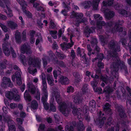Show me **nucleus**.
<instances>
[{
  "mask_svg": "<svg viewBox=\"0 0 131 131\" xmlns=\"http://www.w3.org/2000/svg\"><path fill=\"white\" fill-rule=\"evenodd\" d=\"M46 128V126L44 124L41 123L39 125V128H38V131H44L45 128Z\"/></svg>",
  "mask_w": 131,
  "mask_h": 131,
  "instance_id": "49530a36",
  "label": "nucleus"
},
{
  "mask_svg": "<svg viewBox=\"0 0 131 131\" xmlns=\"http://www.w3.org/2000/svg\"><path fill=\"white\" fill-rule=\"evenodd\" d=\"M59 82L62 84L67 85L69 84V79L67 77L62 76L60 78Z\"/></svg>",
  "mask_w": 131,
  "mask_h": 131,
  "instance_id": "dca6fc26",
  "label": "nucleus"
},
{
  "mask_svg": "<svg viewBox=\"0 0 131 131\" xmlns=\"http://www.w3.org/2000/svg\"><path fill=\"white\" fill-rule=\"evenodd\" d=\"M56 64H58L61 67H63L65 66L64 62L61 61H58Z\"/></svg>",
  "mask_w": 131,
  "mask_h": 131,
  "instance_id": "052dcab7",
  "label": "nucleus"
},
{
  "mask_svg": "<svg viewBox=\"0 0 131 131\" xmlns=\"http://www.w3.org/2000/svg\"><path fill=\"white\" fill-rule=\"evenodd\" d=\"M85 32L86 34H88L89 36L90 34L92 33V32L90 28H89L87 26L85 28ZM89 36H87V37H88Z\"/></svg>",
  "mask_w": 131,
  "mask_h": 131,
  "instance_id": "37998d69",
  "label": "nucleus"
},
{
  "mask_svg": "<svg viewBox=\"0 0 131 131\" xmlns=\"http://www.w3.org/2000/svg\"><path fill=\"white\" fill-rule=\"evenodd\" d=\"M109 49L112 50L113 56L116 57L118 54V52L120 51L119 45L114 40H111L108 44Z\"/></svg>",
  "mask_w": 131,
  "mask_h": 131,
  "instance_id": "20e7f679",
  "label": "nucleus"
},
{
  "mask_svg": "<svg viewBox=\"0 0 131 131\" xmlns=\"http://www.w3.org/2000/svg\"><path fill=\"white\" fill-rule=\"evenodd\" d=\"M71 44L69 43L67 44L66 43L65 46L63 44H61V46L62 48L66 47L67 48H69L70 47H71L74 45V42H73L72 39L70 40Z\"/></svg>",
  "mask_w": 131,
  "mask_h": 131,
  "instance_id": "f704fd0d",
  "label": "nucleus"
},
{
  "mask_svg": "<svg viewBox=\"0 0 131 131\" xmlns=\"http://www.w3.org/2000/svg\"><path fill=\"white\" fill-rule=\"evenodd\" d=\"M57 31L55 30H51L50 31V33L52 37L54 39L57 38V37L56 35Z\"/></svg>",
  "mask_w": 131,
  "mask_h": 131,
  "instance_id": "a19ab883",
  "label": "nucleus"
},
{
  "mask_svg": "<svg viewBox=\"0 0 131 131\" xmlns=\"http://www.w3.org/2000/svg\"><path fill=\"white\" fill-rule=\"evenodd\" d=\"M104 10H102L103 11L104 14L105 18L108 20H110L113 18L115 15V13L113 11L109 10L108 11V9L107 8L103 9Z\"/></svg>",
  "mask_w": 131,
  "mask_h": 131,
  "instance_id": "1a4fd4ad",
  "label": "nucleus"
},
{
  "mask_svg": "<svg viewBox=\"0 0 131 131\" xmlns=\"http://www.w3.org/2000/svg\"><path fill=\"white\" fill-rule=\"evenodd\" d=\"M43 88H42L43 92L48 91L47 89V83L46 81H42Z\"/></svg>",
  "mask_w": 131,
  "mask_h": 131,
  "instance_id": "c03bdc74",
  "label": "nucleus"
},
{
  "mask_svg": "<svg viewBox=\"0 0 131 131\" xmlns=\"http://www.w3.org/2000/svg\"><path fill=\"white\" fill-rule=\"evenodd\" d=\"M56 130H55L54 129L50 128L49 129L46 131H58V130H60V131H64V130H62L63 129V127L61 125H60L58 126L56 128Z\"/></svg>",
  "mask_w": 131,
  "mask_h": 131,
  "instance_id": "c9c22d12",
  "label": "nucleus"
},
{
  "mask_svg": "<svg viewBox=\"0 0 131 131\" xmlns=\"http://www.w3.org/2000/svg\"><path fill=\"white\" fill-rule=\"evenodd\" d=\"M94 91L95 92L98 93L99 94H101L102 93V88L100 87H95L93 89Z\"/></svg>",
  "mask_w": 131,
  "mask_h": 131,
  "instance_id": "a18cd8bd",
  "label": "nucleus"
},
{
  "mask_svg": "<svg viewBox=\"0 0 131 131\" xmlns=\"http://www.w3.org/2000/svg\"><path fill=\"white\" fill-rule=\"evenodd\" d=\"M28 64L29 66H32L33 67H39L40 62L37 58L29 57L28 59Z\"/></svg>",
  "mask_w": 131,
  "mask_h": 131,
  "instance_id": "0eeeda50",
  "label": "nucleus"
},
{
  "mask_svg": "<svg viewBox=\"0 0 131 131\" xmlns=\"http://www.w3.org/2000/svg\"><path fill=\"white\" fill-rule=\"evenodd\" d=\"M99 39L101 43L104 44H106L107 43L108 39L105 36L100 35L99 36Z\"/></svg>",
  "mask_w": 131,
  "mask_h": 131,
  "instance_id": "b1692460",
  "label": "nucleus"
},
{
  "mask_svg": "<svg viewBox=\"0 0 131 131\" xmlns=\"http://www.w3.org/2000/svg\"><path fill=\"white\" fill-rule=\"evenodd\" d=\"M76 127L78 129L77 131H83L85 129L84 125L80 123L77 124Z\"/></svg>",
  "mask_w": 131,
  "mask_h": 131,
  "instance_id": "c85d7f7f",
  "label": "nucleus"
},
{
  "mask_svg": "<svg viewBox=\"0 0 131 131\" xmlns=\"http://www.w3.org/2000/svg\"><path fill=\"white\" fill-rule=\"evenodd\" d=\"M20 50L21 53L23 54L26 53L28 54L31 53L30 48L25 43H24L21 46Z\"/></svg>",
  "mask_w": 131,
  "mask_h": 131,
  "instance_id": "9b49d317",
  "label": "nucleus"
},
{
  "mask_svg": "<svg viewBox=\"0 0 131 131\" xmlns=\"http://www.w3.org/2000/svg\"><path fill=\"white\" fill-rule=\"evenodd\" d=\"M105 23L103 21L101 20H97L96 21V25L97 27L100 29H101L103 26L105 25Z\"/></svg>",
  "mask_w": 131,
  "mask_h": 131,
  "instance_id": "bb28decb",
  "label": "nucleus"
},
{
  "mask_svg": "<svg viewBox=\"0 0 131 131\" xmlns=\"http://www.w3.org/2000/svg\"><path fill=\"white\" fill-rule=\"evenodd\" d=\"M72 14L75 17H78V18H77V19H82V18L83 16V14L82 13H78L73 11L72 12Z\"/></svg>",
  "mask_w": 131,
  "mask_h": 131,
  "instance_id": "473e14b6",
  "label": "nucleus"
},
{
  "mask_svg": "<svg viewBox=\"0 0 131 131\" xmlns=\"http://www.w3.org/2000/svg\"><path fill=\"white\" fill-rule=\"evenodd\" d=\"M113 89L110 87H107L103 91L107 93L110 94L113 92Z\"/></svg>",
  "mask_w": 131,
  "mask_h": 131,
  "instance_id": "4c0bfd02",
  "label": "nucleus"
},
{
  "mask_svg": "<svg viewBox=\"0 0 131 131\" xmlns=\"http://www.w3.org/2000/svg\"><path fill=\"white\" fill-rule=\"evenodd\" d=\"M97 81L96 80H94L93 82H91V84L93 89L97 87Z\"/></svg>",
  "mask_w": 131,
  "mask_h": 131,
  "instance_id": "13d9d810",
  "label": "nucleus"
},
{
  "mask_svg": "<svg viewBox=\"0 0 131 131\" xmlns=\"http://www.w3.org/2000/svg\"><path fill=\"white\" fill-rule=\"evenodd\" d=\"M76 125L77 123L75 122H72L71 124L66 126V131H74V129L76 127Z\"/></svg>",
  "mask_w": 131,
  "mask_h": 131,
  "instance_id": "ddd939ff",
  "label": "nucleus"
},
{
  "mask_svg": "<svg viewBox=\"0 0 131 131\" xmlns=\"http://www.w3.org/2000/svg\"><path fill=\"white\" fill-rule=\"evenodd\" d=\"M35 98L37 100H39L40 98V93L39 91H38L37 92V94L35 96Z\"/></svg>",
  "mask_w": 131,
  "mask_h": 131,
  "instance_id": "e2e57ef3",
  "label": "nucleus"
},
{
  "mask_svg": "<svg viewBox=\"0 0 131 131\" xmlns=\"http://www.w3.org/2000/svg\"><path fill=\"white\" fill-rule=\"evenodd\" d=\"M24 12L28 18H32V14L29 11L25 10V11Z\"/></svg>",
  "mask_w": 131,
  "mask_h": 131,
  "instance_id": "09e8293b",
  "label": "nucleus"
},
{
  "mask_svg": "<svg viewBox=\"0 0 131 131\" xmlns=\"http://www.w3.org/2000/svg\"><path fill=\"white\" fill-rule=\"evenodd\" d=\"M3 51L5 55L7 57L9 56L10 53V50L7 47V45L6 43H4L2 45Z\"/></svg>",
  "mask_w": 131,
  "mask_h": 131,
  "instance_id": "4468645a",
  "label": "nucleus"
},
{
  "mask_svg": "<svg viewBox=\"0 0 131 131\" xmlns=\"http://www.w3.org/2000/svg\"><path fill=\"white\" fill-rule=\"evenodd\" d=\"M91 45L92 46L97 45V39L94 38H93L91 41Z\"/></svg>",
  "mask_w": 131,
  "mask_h": 131,
  "instance_id": "603ef678",
  "label": "nucleus"
},
{
  "mask_svg": "<svg viewBox=\"0 0 131 131\" xmlns=\"http://www.w3.org/2000/svg\"><path fill=\"white\" fill-rule=\"evenodd\" d=\"M88 84H84L83 85V87L81 89V90L82 93L83 94H86L88 92Z\"/></svg>",
  "mask_w": 131,
  "mask_h": 131,
  "instance_id": "72a5a7b5",
  "label": "nucleus"
},
{
  "mask_svg": "<svg viewBox=\"0 0 131 131\" xmlns=\"http://www.w3.org/2000/svg\"><path fill=\"white\" fill-rule=\"evenodd\" d=\"M13 85L10 78L6 77H4L2 79V82L1 84V86L5 88L7 87H12Z\"/></svg>",
  "mask_w": 131,
  "mask_h": 131,
  "instance_id": "6e6552de",
  "label": "nucleus"
},
{
  "mask_svg": "<svg viewBox=\"0 0 131 131\" xmlns=\"http://www.w3.org/2000/svg\"><path fill=\"white\" fill-rule=\"evenodd\" d=\"M124 22L123 20H118L114 23V26L112 27L114 23L113 21H111L105 23V26L109 27L108 30L109 32L114 34L116 32H121L123 31V27L120 26H122Z\"/></svg>",
  "mask_w": 131,
  "mask_h": 131,
  "instance_id": "f257e3e1",
  "label": "nucleus"
},
{
  "mask_svg": "<svg viewBox=\"0 0 131 131\" xmlns=\"http://www.w3.org/2000/svg\"><path fill=\"white\" fill-rule=\"evenodd\" d=\"M102 80L104 82L106 83L108 81V77L106 75L105 77L104 76H102L101 77Z\"/></svg>",
  "mask_w": 131,
  "mask_h": 131,
  "instance_id": "5fc2aeb1",
  "label": "nucleus"
},
{
  "mask_svg": "<svg viewBox=\"0 0 131 131\" xmlns=\"http://www.w3.org/2000/svg\"><path fill=\"white\" fill-rule=\"evenodd\" d=\"M73 75L74 77L75 78L74 80V82L75 83L78 84L81 80V78L80 75L79 73L74 72Z\"/></svg>",
  "mask_w": 131,
  "mask_h": 131,
  "instance_id": "f3484780",
  "label": "nucleus"
},
{
  "mask_svg": "<svg viewBox=\"0 0 131 131\" xmlns=\"http://www.w3.org/2000/svg\"><path fill=\"white\" fill-rule=\"evenodd\" d=\"M94 18L95 19L97 20H102L103 18L102 17H100V15L99 14H95L94 15Z\"/></svg>",
  "mask_w": 131,
  "mask_h": 131,
  "instance_id": "de8ad7c7",
  "label": "nucleus"
},
{
  "mask_svg": "<svg viewBox=\"0 0 131 131\" xmlns=\"http://www.w3.org/2000/svg\"><path fill=\"white\" fill-rule=\"evenodd\" d=\"M17 84L18 85H20L22 83L21 78L16 79Z\"/></svg>",
  "mask_w": 131,
  "mask_h": 131,
  "instance_id": "0e129e2a",
  "label": "nucleus"
},
{
  "mask_svg": "<svg viewBox=\"0 0 131 131\" xmlns=\"http://www.w3.org/2000/svg\"><path fill=\"white\" fill-rule=\"evenodd\" d=\"M112 66L113 68L111 71V73L115 78L118 75V71L119 66L121 70H124L125 74L128 73L127 67L125 65L124 62L119 59H117L116 61L113 62L112 64Z\"/></svg>",
  "mask_w": 131,
  "mask_h": 131,
  "instance_id": "f03ea898",
  "label": "nucleus"
},
{
  "mask_svg": "<svg viewBox=\"0 0 131 131\" xmlns=\"http://www.w3.org/2000/svg\"><path fill=\"white\" fill-rule=\"evenodd\" d=\"M55 54L58 58L61 59H63L66 57V56L64 53L61 52H59L56 51Z\"/></svg>",
  "mask_w": 131,
  "mask_h": 131,
  "instance_id": "7c9ffc66",
  "label": "nucleus"
},
{
  "mask_svg": "<svg viewBox=\"0 0 131 131\" xmlns=\"http://www.w3.org/2000/svg\"><path fill=\"white\" fill-rule=\"evenodd\" d=\"M89 105L93 108L95 107L96 106V103L94 101H93V100L92 101H91L90 102Z\"/></svg>",
  "mask_w": 131,
  "mask_h": 131,
  "instance_id": "774afa93",
  "label": "nucleus"
},
{
  "mask_svg": "<svg viewBox=\"0 0 131 131\" xmlns=\"http://www.w3.org/2000/svg\"><path fill=\"white\" fill-rule=\"evenodd\" d=\"M10 50L12 57L13 58H15L16 56V54L14 50L12 47H10Z\"/></svg>",
  "mask_w": 131,
  "mask_h": 131,
  "instance_id": "8fccbe9b",
  "label": "nucleus"
},
{
  "mask_svg": "<svg viewBox=\"0 0 131 131\" xmlns=\"http://www.w3.org/2000/svg\"><path fill=\"white\" fill-rule=\"evenodd\" d=\"M27 90L28 91V93L30 92L31 94H35L36 91V88L34 86L31 88L29 86Z\"/></svg>",
  "mask_w": 131,
  "mask_h": 131,
  "instance_id": "ea45409f",
  "label": "nucleus"
},
{
  "mask_svg": "<svg viewBox=\"0 0 131 131\" xmlns=\"http://www.w3.org/2000/svg\"><path fill=\"white\" fill-rule=\"evenodd\" d=\"M97 57L98 59L100 60L101 61L104 58V55L103 53H101L99 54H98Z\"/></svg>",
  "mask_w": 131,
  "mask_h": 131,
  "instance_id": "bf43d9fd",
  "label": "nucleus"
},
{
  "mask_svg": "<svg viewBox=\"0 0 131 131\" xmlns=\"http://www.w3.org/2000/svg\"><path fill=\"white\" fill-rule=\"evenodd\" d=\"M121 124L122 126L124 128L122 131H126L127 130H128V128L129 126L127 125L126 124V122L124 121H122L121 122H119L117 123L116 126H115V131H119L120 129V124Z\"/></svg>",
  "mask_w": 131,
  "mask_h": 131,
  "instance_id": "9d476101",
  "label": "nucleus"
},
{
  "mask_svg": "<svg viewBox=\"0 0 131 131\" xmlns=\"http://www.w3.org/2000/svg\"><path fill=\"white\" fill-rule=\"evenodd\" d=\"M4 122L7 123L8 126V127L9 131L10 130H14L16 131V128L15 125H11L10 123L13 122V121L9 118H4Z\"/></svg>",
  "mask_w": 131,
  "mask_h": 131,
  "instance_id": "f8f14e48",
  "label": "nucleus"
},
{
  "mask_svg": "<svg viewBox=\"0 0 131 131\" xmlns=\"http://www.w3.org/2000/svg\"><path fill=\"white\" fill-rule=\"evenodd\" d=\"M4 3L0 0V6L4 8L6 7L8 10V12H5L7 13V14L8 17H11L13 16V14L12 13V11L7 6L9 3L8 0H3Z\"/></svg>",
  "mask_w": 131,
  "mask_h": 131,
  "instance_id": "423d86ee",
  "label": "nucleus"
},
{
  "mask_svg": "<svg viewBox=\"0 0 131 131\" xmlns=\"http://www.w3.org/2000/svg\"><path fill=\"white\" fill-rule=\"evenodd\" d=\"M15 39L16 42L17 43L21 42V36L20 33L19 31H16L15 34Z\"/></svg>",
  "mask_w": 131,
  "mask_h": 131,
  "instance_id": "cd10ccee",
  "label": "nucleus"
},
{
  "mask_svg": "<svg viewBox=\"0 0 131 131\" xmlns=\"http://www.w3.org/2000/svg\"><path fill=\"white\" fill-rule=\"evenodd\" d=\"M81 109L80 108H77L76 107L72 109V113L75 115L79 116L80 114Z\"/></svg>",
  "mask_w": 131,
  "mask_h": 131,
  "instance_id": "c756f323",
  "label": "nucleus"
},
{
  "mask_svg": "<svg viewBox=\"0 0 131 131\" xmlns=\"http://www.w3.org/2000/svg\"><path fill=\"white\" fill-rule=\"evenodd\" d=\"M111 105L108 103H106L103 106V109L104 111L106 112L109 113L111 111L110 107Z\"/></svg>",
  "mask_w": 131,
  "mask_h": 131,
  "instance_id": "412c9836",
  "label": "nucleus"
},
{
  "mask_svg": "<svg viewBox=\"0 0 131 131\" xmlns=\"http://www.w3.org/2000/svg\"><path fill=\"white\" fill-rule=\"evenodd\" d=\"M49 110L53 112L56 111V108L55 106L53 103H50L49 104Z\"/></svg>",
  "mask_w": 131,
  "mask_h": 131,
  "instance_id": "e433bc0d",
  "label": "nucleus"
},
{
  "mask_svg": "<svg viewBox=\"0 0 131 131\" xmlns=\"http://www.w3.org/2000/svg\"><path fill=\"white\" fill-rule=\"evenodd\" d=\"M38 105L37 102L35 100H33L31 102L30 106L32 109L35 110L38 108Z\"/></svg>",
  "mask_w": 131,
  "mask_h": 131,
  "instance_id": "5701e85b",
  "label": "nucleus"
},
{
  "mask_svg": "<svg viewBox=\"0 0 131 131\" xmlns=\"http://www.w3.org/2000/svg\"><path fill=\"white\" fill-rule=\"evenodd\" d=\"M51 61L54 64H56L57 62H58V59L57 58L56 56L54 57H52L51 58Z\"/></svg>",
  "mask_w": 131,
  "mask_h": 131,
  "instance_id": "6e6d98bb",
  "label": "nucleus"
},
{
  "mask_svg": "<svg viewBox=\"0 0 131 131\" xmlns=\"http://www.w3.org/2000/svg\"><path fill=\"white\" fill-rule=\"evenodd\" d=\"M53 96L54 97L56 100L59 104L58 109L59 111L62 114H64L67 108V104L64 102H62L60 94L58 91H54Z\"/></svg>",
  "mask_w": 131,
  "mask_h": 131,
  "instance_id": "7ed1b4c3",
  "label": "nucleus"
},
{
  "mask_svg": "<svg viewBox=\"0 0 131 131\" xmlns=\"http://www.w3.org/2000/svg\"><path fill=\"white\" fill-rule=\"evenodd\" d=\"M43 95L41 97V101L43 104L47 103L48 100V91L43 92Z\"/></svg>",
  "mask_w": 131,
  "mask_h": 131,
  "instance_id": "6ab92c4d",
  "label": "nucleus"
},
{
  "mask_svg": "<svg viewBox=\"0 0 131 131\" xmlns=\"http://www.w3.org/2000/svg\"><path fill=\"white\" fill-rule=\"evenodd\" d=\"M7 24L8 26L12 29H15L17 26V25L16 23L11 21H8Z\"/></svg>",
  "mask_w": 131,
  "mask_h": 131,
  "instance_id": "2f4dec72",
  "label": "nucleus"
},
{
  "mask_svg": "<svg viewBox=\"0 0 131 131\" xmlns=\"http://www.w3.org/2000/svg\"><path fill=\"white\" fill-rule=\"evenodd\" d=\"M116 109L119 113V115L120 117L122 118H124L126 117V114L125 113L124 110L120 106H118Z\"/></svg>",
  "mask_w": 131,
  "mask_h": 131,
  "instance_id": "2eb2a0df",
  "label": "nucleus"
},
{
  "mask_svg": "<svg viewBox=\"0 0 131 131\" xmlns=\"http://www.w3.org/2000/svg\"><path fill=\"white\" fill-rule=\"evenodd\" d=\"M67 92L68 93H73L74 91V88L71 86L68 87L67 88Z\"/></svg>",
  "mask_w": 131,
  "mask_h": 131,
  "instance_id": "3c124183",
  "label": "nucleus"
},
{
  "mask_svg": "<svg viewBox=\"0 0 131 131\" xmlns=\"http://www.w3.org/2000/svg\"><path fill=\"white\" fill-rule=\"evenodd\" d=\"M85 22V20L84 19H77L75 25L77 27H79L80 26V23H84Z\"/></svg>",
  "mask_w": 131,
  "mask_h": 131,
  "instance_id": "58836bf2",
  "label": "nucleus"
},
{
  "mask_svg": "<svg viewBox=\"0 0 131 131\" xmlns=\"http://www.w3.org/2000/svg\"><path fill=\"white\" fill-rule=\"evenodd\" d=\"M82 97L79 94H77L74 98V101L77 104H78L81 103L83 100Z\"/></svg>",
  "mask_w": 131,
  "mask_h": 131,
  "instance_id": "a211bd4d",
  "label": "nucleus"
},
{
  "mask_svg": "<svg viewBox=\"0 0 131 131\" xmlns=\"http://www.w3.org/2000/svg\"><path fill=\"white\" fill-rule=\"evenodd\" d=\"M100 2V0H93L92 2V5L94 10H97Z\"/></svg>",
  "mask_w": 131,
  "mask_h": 131,
  "instance_id": "393cba45",
  "label": "nucleus"
},
{
  "mask_svg": "<svg viewBox=\"0 0 131 131\" xmlns=\"http://www.w3.org/2000/svg\"><path fill=\"white\" fill-rule=\"evenodd\" d=\"M15 74V76L16 79L21 78V74L19 72L17 71L16 72Z\"/></svg>",
  "mask_w": 131,
  "mask_h": 131,
  "instance_id": "69168bd1",
  "label": "nucleus"
},
{
  "mask_svg": "<svg viewBox=\"0 0 131 131\" xmlns=\"http://www.w3.org/2000/svg\"><path fill=\"white\" fill-rule=\"evenodd\" d=\"M98 122L101 126H103L106 121V118L105 117H99L97 119Z\"/></svg>",
  "mask_w": 131,
  "mask_h": 131,
  "instance_id": "a878e982",
  "label": "nucleus"
},
{
  "mask_svg": "<svg viewBox=\"0 0 131 131\" xmlns=\"http://www.w3.org/2000/svg\"><path fill=\"white\" fill-rule=\"evenodd\" d=\"M46 78L48 84L50 86L53 85L54 84L53 82V80L52 75L48 74L46 75Z\"/></svg>",
  "mask_w": 131,
  "mask_h": 131,
  "instance_id": "4be33fe9",
  "label": "nucleus"
},
{
  "mask_svg": "<svg viewBox=\"0 0 131 131\" xmlns=\"http://www.w3.org/2000/svg\"><path fill=\"white\" fill-rule=\"evenodd\" d=\"M120 41L122 42V45L123 46H125L126 45L127 41L126 39L125 38H122L120 40Z\"/></svg>",
  "mask_w": 131,
  "mask_h": 131,
  "instance_id": "680f3d73",
  "label": "nucleus"
},
{
  "mask_svg": "<svg viewBox=\"0 0 131 131\" xmlns=\"http://www.w3.org/2000/svg\"><path fill=\"white\" fill-rule=\"evenodd\" d=\"M112 118L111 116H110L107 119L105 124L107 126H110L111 124H113L112 123Z\"/></svg>",
  "mask_w": 131,
  "mask_h": 131,
  "instance_id": "79ce46f5",
  "label": "nucleus"
},
{
  "mask_svg": "<svg viewBox=\"0 0 131 131\" xmlns=\"http://www.w3.org/2000/svg\"><path fill=\"white\" fill-rule=\"evenodd\" d=\"M54 116L55 122L56 123H58L59 121V120L58 118L59 116L56 113L54 114Z\"/></svg>",
  "mask_w": 131,
  "mask_h": 131,
  "instance_id": "338daca9",
  "label": "nucleus"
},
{
  "mask_svg": "<svg viewBox=\"0 0 131 131\" xmlns=\"http://www.w3.org/2000/svg\"><path fill=\"white\" fill-rule=\"evenodd\" d=\"M6 96L9 100H14V101H19L20 100V96L15 93V91H8L5 94Z\"/></svg>",
  "mask_w": 131,
  "mask_h": 131,
  "instance_id": "39448f33",
  "label": "nucleus"
},
{
  "mask_svg": "<svg viewBox=\"0 0 131 131\" xmlns=\"http://www.w3.org/2000/svg\"><path fill=\"white\" fill-rule=\"evenodd\" d=\"M101 61H99L97 63V66L99 69H103L104 68V63L101 62Z\"/></svg>",
  "mask_w": 131,
  "mask_h": 131,
  "instance_id": "4d7b16f0",
  "label": "nucleus"
},
{
  "mask_svg": "<svg viewBox=\"0 0 131 131\" xmlns=\"http://www.w3.org/2000/svg\"><path fill=\"white\" fill-rule=\"evenodd\" d=\"M118 13L119 14L123 15H125L126 14H127V11L124 9H119Z\"/></svg>",
  "mask_w": 131,
  "mask_h": 131,
  "instance_id": "864d4df0",
  "label": "nucleus"
},
{
  "mask_svg": "<svg viewBox=\"0 0 131 131\" xmlns=\"http://www.w3.org/2000/svg\"><path fill=\"white\" fill-rule=\"evenodd\" d=\"M25 100L27 102H30L31 100V96L28 93V91L26 90L24 94Z\"/></svg>",
  "mask_w": 131,
  "mask_h": 131,
  "instance_id": "aec40b11",
  "label": "nucleus"
}]
</instances>
